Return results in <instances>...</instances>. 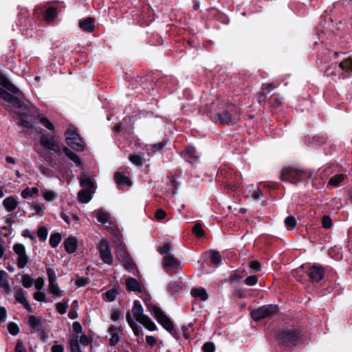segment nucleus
I'll return each instance as SVG.
<instances>
[{
    "mask_svg": "<svg viewBox=\"0 0 352 352\" xmlns=\"http://www.w3.org/2000/svg\"><path fill=\"white\" fill-rule=\"evenodd\" d=\"M0 98L17 109L14 111L17 124L23 127V131L32 134L37 131L38 122L44 124V115L40 113L38 109L26 100L20 89L0 72Z\"/></svg>",
    "mask_w": 352,
    "mask_h": 352,
    "instance_id": "nucleus-1",
    "label": "nucleus"
},
{
    "mask_svg": "<svg viewBox=\"0 0 352 352\" xmlns=\"http://www.w3.org/2000/svg\"><path fill=\"white\" fill-rule=\"evenodd\" d=\"M43 20L44 6H38L34 9L32 18L29 17L28 10H22L19 14L17 24L21 27L42 31Z\"/></svg>",
    "mask_w": 352,
    "mask_h": 352,
    "instance_id": "nucleus-2",
    "label": "nucleus"
},
{
    "mask_svg": "<svg viewBox=\"0 0 352 352\" xmlns=\"http://www.w3.org/2000/svg\"><path fill=\"white\" fill-rule=\"evenodd\" d=\"M275 338L280 345L284 346H296L301 338L300 330L292 325L278 329Z\"/></svg>",
    "mask_w": 352,
    "mask_h": 352,
    "instance_id": "nucleus-3",
    "label": "nucleus"
},
{
    "mask_svg": "<svg viewBox=\"0 0 352 352\" xmlns=\"http://www.w3.org/2000/svg\"><path fill=\"white\" fill-rule=\"evenodd\" d=\"M311 173L308 170H299L293 167H285L280 172V179L283 182H289L297 185L311 178Z\"/></svg>",
    "mask_w": 352,
    "mask_h": 352,
    "instance_id": "nucleus-4",
    "label": "nucleus"
},
{
    "mask_svg": "<svg viewBox=\"0 0 352 352\" xmlns=\"http://www.w3.org/2000/svg\"><path fill=\"white\" fill-rule=\"evenodd\" d=\"M238 107L231 103L226 104L224 109L212 116V121L217 124L230 125L235 123V116L238 114Z\"/></svg>",
    "mask_w": 352,
    "mask_h": 352,
    "instance_id": "nucleus-5",
    "label": "nucleus"
},
{
    "mask_svg": "<svg viewBox=\"0 0 352 352\" xmlns=\"http://www.w3.org/2000/svg\"><path fill=\"white\" fill-rule=\"evenodd\" d=\"M217 176L228 190L233 191L239 187L236 173L229 167L220 168Z\"/></svg>",
    "mask_w": 352,
    "mask_h": 352,
    "instance_id": "nucleus-6",
    "label": "nucleus"
},
{
    "mask_svg": "<svg viewBox=\"0 0 352 352\" xmlns=\"http://www.w3.org/2000/svg\"><path fill=\"white\" fill-rule=\"evenodd\" d=\"M65 136L66 144L72 148L80 152L85 151V144L76 126L69 125L65 132Z\"/></svg>",
    "mask_w": 352,
    "mask_h": 352,
    "instance_id": "nucleus-7",
    "label": "nucleus"
},
{
    "mask_svg": "<svg viewBox=\"0 0 352 352\" xmlns=\"http://www.w3.org/2000/svg\"><path fill=\"white\" fill-rule=\"evenodd\" d=\"M279 311L276 305H265L251 311L250 316L256 321H261L264 319L271 318Z\"/></svg>",
    "mask_w": 352,
    "mask_h": 352,
    "instance_id": "nucleus-8",
    "label": "nucleus"
},
{
    "mask_svg": "<svg viewBox=\"0 0 352 352\" xmlns=\"http://www.w3.org/2000/svg\"><path fill=\"white\" fill-rule=\"evenodd\" d=\"M148 309L153 313L156 320L167 331L173 333L174 331V324L172 320L165 314L162 309L158 306L153 304H147Z\"/></svg>",
    "mask_w": 352,
    "mask_h": 352,
    "instance_id": "nucleus-9",
    "label": "nucleus"
},
{
    "mask_svg": "<svg viewBox=\"0 0 352 352\" xmlns=\"http://www.w3.org/2000/svg\"><path fill=\"white\" fill-rule=\"evenodd\" d=\"M180 156L192 167L196 166L199 162L200 155L197 151L196 148L192 145L188 144L180 152Z\"/></svg>",
    "mask_w": 352,
    "mask_h": 352,
    "instance_id": "nucleus-10",
    "label": "nucleus"
},
{
    "mask_svg": "<svg viewBox=\"0 0 352 352\" xmlns=\"http://www.w3.org/2000/svg\"><path fill=\"white\" fill-rule=\"evenodd\" d=\"M306 274L311 283H318L324 278L325 268L318 263H314L307 267Z\"/></svg>",
    "mask_w": 352,
    "mask_h": 352,
    "instance_id": "nucleus-11",
    "label": "nucleus"
},
{
    "mask_svg": "<svg viewBox=\"0 0 352 352\" xmlns=\"http://www.w3.org/2000/svg\"><path fill=\"white\" fill-rule=\"evenodd\" d=\"M45 149L53 151L60 160L63 159L61 152L63 148H61L60 142L56 138L55 135L45 133Z\"/></svg>",
    "mask_w": 352,
    "mask_h": 352,
    "instance_id": "nucleus-12",
    "label": "nucleus"
},
{
    "mask_svg": "<svg viewBox=\"0 0 352 352\" xmlns=\"http://www.w3.org/2000/svg\"><path fill=\"white\" fill-rule=\"evenodd\" d=\"M98 250L102 261L106 264H112L113 258L111 254L109 242L105 239L101 240L99 243Z\"/></svg>",
    "mask_w": 352,
    "mask_h": 352,
    "instance_id": "nucleus-13",
    "label": "nucleus"
},
{
    "mask_svg": "<svg viewBox=\"0 0 352 352\" xmlns=\"http://www.w3.org/2000/svg\"><path fill=\"white\" fill-rule=\"evenodd\" d=\"M163 267L168 274L171 273V270H177L180 266V261L171 255H166L163 258Z\"/></svg>",
    "mask_w": 352,
    "mask_h": 352,
    "instance_id": "nucleus-14",
    "label": "nucleus"
},
{
    "mask_svg": "<svg viewBox=\"0 0 352 352\" xmlns=\"http://www.w3.org/2000/svg\"><path fill=\"white\" fill-rule=\"evenodd\" d=\"M126 287L129 292H137L142 293L144 287L141 283L135 278L129 277L126 280Z\"/></svg>",
    "mask_w": 352,
    "mask_h": 352,
    "instance_id": "nucleus-15",
    "label": "nucleus"
},
{
    "mask_svg": "<svg viewBox=\"0 0 352 352\" xmlns=\"http://www.w3.org/2000/svg\"><path fill=\"white\" fill-rule=\"evenodd\" d=\"M28 323L32 329L36 331H41L40 338L41 340L44 341V330L41 329L40 319L34 316H30L29 317Z\"/></svg>",
    "mask_w": 352,
    "mask_h": 352,
    "instance_id": "nucleus-16",
    "label": "nucleus"
},
{
    "mask_svg": "<svg viewBox=\"0 0 352 352\" xmlns=\"http://www.w3.org/2000/svg\"><path fill=\"white\" fill-rule=\"evenodd\" d=\"M78 247L77 239L74 236H69L64 241V248L67 253L73 254Z\"/></svg>",
    "mask_w": 352,
    "mask_h": 352,
    "instance_id": "nucleus-17",
    "label": "nucleus"
},
{
    "mask_svg": "<svg viewBox=\"0 0 352 352\" xmlns=\"http://www.w3.org/2000/svg\"><path fill=\"white\" fill-rule=\"evenodd\" d=\"M108 332L111 336V338L109 339V344L111 346L116 345L120 341L119 333L122 332V329L120 327L111 325L108 329Z\"/></svg>",
    "mask_w": 352,
    "mask_h": 352,
    "instance_id": "nucleus-18",
    "label": "nucleus"
},
{
    "mask_svg": "<svg viewBox=\"0 0 352 352\" xmlns=\"http://www.w3.org/2000/svg\"><path fill=\"white\" fill-rule=\"evenodd\" d=\"M58 16L57 8L45 6V25L54 23Z\"/></svg>",
    "mask_w": 352,
    "mask_h": 352,
    "instance_id": "nucleus-19",
    "label": "nucleus"
},
{
    "mask_svg": "<svg viewBox=\"0 0 352 352\" xmlns=\"http://www.w3.org/2000/svg\"><path fill=\"white\" fill-rule=\"evenodd\" d=\"M15 299L18 302L21 304L27 311L30 312L32 311L31 306L25 296L24 291L22 289H19L16 291L15 294Z\"/></svg>",
    "mask_w": 352,
    "mask_h": 352,
    "instance_id": "nucleus-20",
    "label": "nucleus"
},
{
    "mask_svg": "<svg viewBox=\"0 0 352 352\" xmlns=\"http://www.w3.org/2000/svg\"><path fill=\"white\" fill-rule=\"evenodd\" d=\"M95 20L92 17H88L79 23V27L84 31L92 32L95 29Z\"/></svg>",
    "mask_w": 352,
    "mask_h": 352,
    "instance_id": "nucleus-21",
    "label": "nucleus"
},
{
    "mask_svg": "<svg viewBox=\"0 0 352 352\" xmlns=\"http://www.w3.org/2000/svg\"><path fill=\"white\" fill-rule=\"evenodd\" d=\"M184 286V284L181 280H172L168 285V290L171 295H175L179 293Z\"/></svg>",
    "mask_w": 352,
    "mask_h": 352,
    "instance_id": "nucleus-22",
    "label": "nucleus"
},
{
    "mask_svg": "<svg viewBox=\"0 0 352 352\" xmlns=\"http://www.w3.org/2000/svg\"><path fill=\"white\" fill-rule=\"evenodd\" d=\"M192 296L196 298H199L202 301H205L208 299V295L206 290L204 288H192L190 291Z\"/></svg>",
    "mask_w": 352,
    "mask_h": 352,
    "instance_id": "nucleus-23",
    "label": "nucleus"
},
{
    "mask_svg": "<svg viewBox=\"0 0 352 352\" xmlns=\"http://www.w3.org/2000/svg\"><path fill=\"white\" fill-rule=\"evenodd\" d=\"M346 175L344 174H338L331 177L327 183V187L331 186L337 188L340 186L341 183L345 179Z\"/></svg>",
    "mask_w": 352,
    "mask_h": 352,
    "instance_id": "nucleus-24",
    "label": "nucleus"
},
{
    "mask_svg": "<svg viewBox=\"0 0 352 352\" xmlns=\"http://www.w3.org/2000/svg\"><path fill=\"white\" fill-rule=\"evenodd\" d=\"M143 307L140 302L138 300H135L132 308V312L137 321L141 320L142 316H146L143 314Z\"/></svg>",
    "mask_w": 352,
    "mask_h": 352,
    "instance_id": "nucleus-25",
    "label": "nucleus"
},
{
    "mask_svg": "<svg viewBox=\"0 0 352 352\" xmlns=\"http://www.w3.org/2000/svg\"><path fill=\"white\" fill-rule=\"evenodd\" d=\"M3 205L8 212L14 211L18 206V202L15 198L12 196L6 197L3 201Z\"/></svg>",
    "mask_w": 352,
    "mask_h": 352,
    "instance_id": "nucleus-26",
    "label": "nucleus"
},
{
    "mask_svg": "<svg viewBox=\"0 0 352 352\" xmlns=\"http://www.w3.org/2000/svg\"><path fill=\"white\" fill-rule=\"evenodd\" d=\"M114 179L118 185L131 186L132 184L129 177L124 175L123 173L116 172L114 174Z\"/></svg>",
    "mask_w": 352,
    "mask_h": 352,
    "instance_id": "nucleus-27",
    "label": "nucleus"
},
{
    "mask_svg": "<svg viewBox=\"0 0 352 352\" xmlns=\"http://www.w3.org/2000/svg\"><path fill=\"white\" fill-rule=\"evenodd\" d=\"M63 153L72 160L76 165L80 166L82 164V160L79 156L74 152L72 151L68 147L63 146Z\"/></svg>",
    "mask_w": 352,
    "mask_h": 352,
    "instance_id": "nucleus-28",
    "label": "nucleus"
},
{
    "mask_svg": "<svg viewBox=\"0 0 352 352\" xmlns=\"http://www.w3.org/2000/svg\"><path fill=\"white\" fill-rule=\"evenodd\" d=\"M68 344L69 345L71 352H82L78 342V335H72L68 340Z\"/></svg>",
    "mask_w": 352,
    "mask_h": 352,
    "instance_id": "nucleus-29",
    "label": "nucleus"
},
{
    "mask_svg": "<svg viewBox=\"0 0 352 352\" xmlns=\"http://www.w3.org/2000/svg\"><path fill=\"white\" fill-rule=\"evenodd\" d=\"M48 290L54 298H60L64 295V292L60 289L56 282L49 283Z\"/></svg>",
    "mask_w": 352,
    "mask_h": 352,
    "instance_id": "nucleus-30",
    "label": "nucleus"
},
{
    "mask_svg": "<svg viewBox=\"0 0 352 352\" xmlns=\"http://www.w3.org/2000/svg\"><path fill=\"white\" fill-rule=\"evenodd\" d=\"M138 322L142 324L144 326V327L149 331H155L157 329L156 324L151 320V319L148 316H142L141 320H140Z\"/></svg>",
    "mask_w": 352,
    "mask_h": 352,
    "instance_id": "nucleus-31",
    "label": "nucleus"
},
{
    "mask_svg": "<svg viewBox=\"0 0 352 352\" xmlns=\"http://www.w3.org/2000/svg\"><path fill=\"white\" fill-rule=\"evenodd\" d=\"M0 287L3 288L7 292L10 290L8 283V274L3 270H0Z\"/></svg>",
    "mask_w": 352,
    "mask_h": 352,
    "instance_id": "nucleus-32",
    "label": "nucleus"
},
{
    "mask_svg": "<svg viewBox=\"0 0 352 352\" xmlns=\"http://www.w3.org/2000/svg\"><path fill=\"white\" fill-rule=\"evenodd\" d=\"M338 67L343 72L347 73L352 72V57H349L341 61Z\"/></svg>",
    "mask_w": 352,
    "mask_h": 352,
    "instance_id": "nucleus-33",
    "label": "nucleus"
},
{
    "mask_svg": "<svg viewBox=\"0 0 352 352\" xmlns=\"http://www.w3.org/2000/svg\"><path fill=\"white\" fill-rule=\"evenodd\" d=\"M125 258L122 259V264L126 270L129 272H132L136 269V265L130 255L124 254Z\"/></svg>",
    "mask_w": 352,
    "mask_h": 352,
    "instance_id": "nucleus-34",
    "label": "nucleus"
},
{
    "mask_svg": "<svg viewBox=\"0 0 352 352\" xmlns=\"http://www.w3.org/2000/svg\"><path fill=\"white\" fill-rule=\"evenodd\" d=\"M78 198L81 203H88L91 199V192L87 189H82L78 193Z\"/></svg>",
    "mask_w": 352,
    "mask_h": 352,
    "instance_id": "nucleus-35",
    "label": "nucleus"
},
{
    "mask_svg": "<svg viewBox=\"0 0 352 352\" xmlns=\"http://www.w3.org/2000/svg\"><path fill=\"white\" fill-rule=\"evenodd\" d=\"M35 150L41 157H44V133L39 131V143L35 144Z\"/></svg>",
    "mask_w": 352,
    "mask_h": 352,
    "instance_id": "nucleus-36",
    "label": "nucleus"
},
{
    "mask_svg": "<svg viewBox=\"0 0 352 352\" xmlns=\"http://www.w3.org/2000/svg\"><path fill=\"white\" fill-rule=\"evenodd\" d=\"M110 217V214L109 212H104L102 208L98 210L96 218L100 223L102 224L106 223L109 221Z\"/></svg>",
    "mask_w": 352,
    "mask_h": 352,
    "instance_id": "nucleus-37",
    "label": "nucleus"
},
{
    "mask_svg": "<svg viewBox=\"0 0 352 352\" xmlns=\"http://www.w3.org/2000/svg\"><path fill=\"white\" fill-rule=\"evenodd\" d=\"M62 239V236L60 233L56 232L51 234L49 243L52 248H55L58 246Z\"/></svg>",
    "mask_w": 352,
    "mask_h": 352,
    "instance_id": "nucleus-38",
    "label": "nucleus"
},
{
    "mask_svg": "<svg viewBox=\"0 0 352 352\" xmlns=\"http://www.w3.org/2000/svg\"><path fill=\"white\" fill-rule=\"evenodd\" d=\"M210 254V261L212 264L215 265H219V264H221L222 258L219 252L217 250H211Z\"/></svg>",
    "mask_w": 352,
    "mask_h": 352,
    "instance_id": "nucleus-39",
    "label": "nucleus"
},
{
    "mask_svg": "<svg viewBox=\"0 0 352 352\" xmlns=\"http://www.w3.org/2000/svg\"><path fill=\"white\" fill-rule=\"evenodd\" d=\"M192 233L198 238H201L204 236L205 235V231L202 228V226L200 223H196L192 228Z\"/></svg>",
    "mask_w": 352,
    "mask_h": 352,
    "instance_id": "nucleus-40",
    "label": "nucleus"
},
{
    "mask_svg": "<svg viewBox=\"0 0 352 352\" xmlns=\"http://www.w3.org/2000/svg\"><path fill=\"white\" fill-rule=\"evenodd\" d=\"M297 221L294 216H288L285 219V227L289 230H292L296 226Z\"/></svg>",
    "mask_w": 352,
    "mask_h": 352,
    "instance_id": "nucleus-41",
    "label": "nucleus"
},
{
    "mask_svg": "<svg viewBox=\"0 0 352 352\" xmlns=\"http://www.w3.org/2000/svg\"><path fill=\"white\" fill-rule=\"evenodd\" d=\"M80 184L81 187L86 188L88 190H91L94 186L93 182L89 177H84L80 179Z\"/></svg>",
    "mask_w": 352,
    "mask_h": 352,
    "instance_id": "nucleus-42",
    "label": "nucleus"
},
{
    "mask_svg": "<svg viewBox=\"0 0 352 352\" xmlns=\"http://www.w3.org/2000/svg\"><path fill=\"white\" fill-rule=\"evenodd\" d=\"M166 141H162L150 146L149 151L153 153L160 152L166 146Z\"/></svg>",
    "mask_w": 352,
    "mask_h": 352,
    "instance_id": "nucleus-43",
    "label": "nucleus"
},
{
    "mask_svg": "<svg viewBox=\"0 0 352 352\" xmlns=\"http://www.w3.org/2000/svg\"><path fill=\"white\" fill-rule=\"evenodd\" d=\"M129 159L133 164L136 166H142L143 164L144 158L140 155H130Z\"/></svg>",
    "mask_w": 352,
    "mask_h": 352,
    "instance_id": "nucleus-44",
    "label": "nucleus"
},
{
    "mask_svg": "<svg viewBox=\"0 0 352 352\" xmlns=\"http://www.w3.org/2000/svg\"><path fill=\"white\" fill-rule=\"evenodd\" d=\"M68 301L69 300H67L65 302H59L56 303V308L57 311L60 314H65L67 311V309L68 307Z\"/></svg>",
    "mask_w": 352,
    "mask_h": 352,
    "instance_id": "nucleus-45",
    "label": "nucleus"
},
{
    "mask_svg": "<svg viewBox=\"0 0 352 352\" xmlns=\"http://www.w3.org/2000/svg\"><path fill=\"white\" fill-rule=\"evenodd\" d=\"M22 285L25 288H30L32 286L34 279L28 274H24L21 280Z\"/></svg>",
    "mask_w": 352,
    "mask_h": 352,
    "instance_id": "nucleus-46",
    "label": "nucleus"
},
{
    "mask_svg": "<svg viewBox=\"0 0 352 352\" xmlns=\"http://www.w3.org/2000/svg\"><path fill=\"white\" fill-rule=\"evenodd\" d=\"M269 103L271 106L277 108L281 105L280 99L278 96L276 94H274L269 98Z\"/></svg>",
    "mask_w": 352,
    "mask_h": 352,
    "instance_id": "nucleus-47",
    "label": "nucleus"
},
{
    "mask_svg": "<svg viewBox=\"0 0 352 352\" xmlns=\"http://www.w3.org/2000/svg\"><path fill=\"white\" fill-rule=\"evenodd\" d=\"M118 292L116 289H111L105 292V298L109 302L114 301Z\"/></svg>",
    "mask_w": 352,
    "mask_h": 352,
    "instance_id": "nucleus-48",
    "label": "nucleus"
},
{
    "mask_svg": "<svg viewBox=\"0 0 352 352\" xmlns=\"http://www.w3.org/2000/svg\"><path fill=\"white\" fill-rule=\"evenodd\" d=\"M333 226L332 219L329 215H324L322 218V226L324 229H330Z\"/></svg>",
    "mask_w": 352,
    "mask_h": 352,
    "instance_id": "nucleus-49",
    "label": "nucleus"
},
{
    "mask_svg": "<svg viewBox=\"0 0 352 352\" xmlns=\"http://www.w3.org/2000/svg\"><path fill=\"white\" fill-rule=\"evenodd\" d=\"M14 252L18 256L25 254V248L22 243H16L13 245Z\"/></svg>",
    "mask_w": 352,
    "mask_h": 352,
    "instance_id": "nucleus-50",
    "label": "nucleus"
},
{
    "mask_svg": "<svg viewBox=\"0 0 352 352\" xmlns=\"http://www.w3.org/2000/svg\"><path fill=\"white\" fill-rule=\"evenodd\" d=\"M89 277H84V276H82V277H80V276H78L76 281H75V284L78 287H85L86 285H87L89 283Z\"/></svg>",
    "mask_w": 352,
    "mask_h": 352,
    "instance_id": "nucleus-51",
    "label": "nucleus"
},
{
    "mask_svg": "<svg viewBox=\"0 0 352 352\" xmlns=\"http://www.w3.org/2000/svg\"><path fill=\"white\" fill-rule=\"evenodd\" d=\"M8 330L9 333L12 336H16L19 333V328L18 325L13 322H11L8 324Z\"/></svg>",
    "mask_w": 352,
    "mask_h": 352,
    "instance_id": "nucleus-52",
    "label": "nucleus"
},
{
    "mask_svg": "<svg viewBox=\"0 0 352 352\" xmlns=\"http://www.w3.org/2000/svg\"><path fill=\"white\" fill-rule=\"evenodd\" d=\"M258 280V278L256 275H251L245 279L244 283L248 286H254L256 285Z\"/></svg>",
    "mask_w": 352,
    "mask_h": 352,
    "instance_id": "nucleus-53",
    "label": "nucleus"
},
{
    "mask_svg": "<svg viewBox=\"0 0 352 352\" xmlns=\"http://www.w3.org/2000/svg\"><path fill=\"white\" fill-rule=\"evenodd\" d=\"M28 262V257L25 254L18 256L17 265L19 268H23Z\"/></svg>",
    "mask_w": 352,
    "mask_h": 352,
    "instance_id": "nucleus-54",
    "label": "nucleus"
},
{
    "mask_svg": "<svg viewBox=\"0 0 352 352\" xmlns=\"http://www.w3.org/2000/svg\"><path fill=\"white\" fill-rule=\"evenodd\" d=\"M58 197V193L54 190H45V201H52Z\"/></svg>",
    "mask_w": 352,
    "mask_h": 352,
    "instance_id": "nucleus-55",
    "label": "nucleus"
},
{
    "mask_svg": "<svg viewBox=\"0 0 352 352\" xmlns=\"http://www.w3.org/2000/svg\"><path fill=\"white\" fill-rule=\"evenodd\" d=\"M336 65H331V66H329L327 67L324 72V74L327 76H336Z\"/></svg>",
    "mask_w": 352,
    "mask_h": 352,
    "instance_id": "nucleus-56",
    "label": "nucleus"
},
{
    "mask_svg": "<svg viewBox=\"0 0 352 352\" xmlns=\"http://www.w3.org/2000/svg\"><path fill=\"white\" fill-rule=\"evenodd\" d=\"M46 273L48 276L49 283L56 282V276L55 271L52 268H47Z\"/></svg>",
    "mask_w": 352,
    "mask_h": 352,
    "instance_id": "nucleus-57",
    "label": "nucleus"
},
{
    "mask_svg": "<svg viewBox=\"0 0 352 352\" xmlns=\"http://www.w3.org/2000/svg\"><path fill=\"white\" fill-rule=\"evenodd\" d=\"M244 277L243 274H240L236 272H234L229 276V282L230 283H234L235 282L240 281Z\"/></svg>",
    "mask_w": 352,
    "mask_h": 352,
    "instance_id": "nucleus-58",
    "label": "nucleus"
},
{
    "mask_svg": "<svg viewBox=\"0 0 352 352\" xmlns=\"http://www.w3.org/2000/svg\"><path fill=\"white\" fill-rule=\"evenodd\" d=\"M202 350L204 352H214L215 346L214 343L211 342H206L202 346Z\"/></svg>",
    "mask_w": 352,
    "mask_h": 352,
    "instance_id": "nucleus-59",
    "label": "nucleus"
},
{
    "mask_svg": "<svg viewBox=\"0 0 352 352\" xmlns=\"http://www.w3.org/2000/svg\"><path fill=\"white\" fill-rule=\"evenodd\" d=\"M233 295L239 298H244L246 297L245 290L241 287H236L233 292Z\"/></svg>",
    "mask_w": 352,
    "mask_h": 352,
    "instance_id": "nucleus-60",
    "label": "nucleus"
},
{
    "mask_svg": "<svg viewBox=\"0 0 352 352\" xmlns=\"http://www.w3.org/2000/svg\"><path fill=\"white\" fill-rule=\"evenodd\" d=\"M249 266L254 272H259L261 270V264L258 261L254 260L250 261Z\"/></svg>",
    "mask_w": 352,
    "mask_h": 352,
    "instance_id": "nucleus-61",
    "label": "nucleus"
},
{
    "mask_svg": "<svg viewBox=\"0 0 352 352\" xmlns=\"http://www.w3.org/2000/svg\"><path fill=\"white\" fill-rule=\"evenodd\" d=\"M166 217V212L162 208L157 209L155 212V218L158 221L164 219Z\"/></svg>",
    "mask_w": 352,
    "mask_h": 352,
    "instance_id": "nucleus-62",
    "label": "nucleus"
},
{
    "mask_svg": "<svg viewBox=\"0 0 352 352\" xmlns=\"http://www.w3.org/2000/svg\"><path fill=\"white\" fill-rule=\"evenodd\" d=\"M44 286V278L39 277L34 281V287L36 289L41 290Z\"/></svg>",
    "mask_w": 352,
    "mask_h": 352,
    "instance_id": "nucleus-63",
    "label": "nucleus"
},
{
    "mask_svg": "<svg viewBox=\"0 0 352 352\" xmlns=\"http://www.w3.org/2000/svg\"><path fill=\"white\" fill-rule=\"evenodd\" d=\"M26 350L23 346V342L19 340L15 346L14 352H25Z\"/></svg>",
    "mask_w": 352,
    "mask_h": 352,
    "instance_id": "nucleus-64",
    "label": "nucleus"
}]
</instances>
